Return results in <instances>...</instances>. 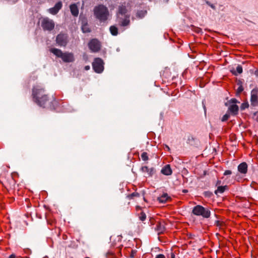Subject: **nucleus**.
Masks as SVG:
<instances>
[{
	"label": "nucleus",
	"mask_w": 258,
	"mask_h": 258,
	"mask_svg": "<svg viewBox=\"0 0 258 258\" xmlns=\"http://www.w3.org/2000/svg\"><path fill=\"white\" fill-rule=\"evenodd\" d=\"M33 100L38 105L45 108L48 107L50 109H54L57 104L54 98H49L45 94V90L40 86H37L32 89Z\"/></svg>",
	"instance_id": "nucleus-1"
},
{
	"label": "nucleus",
	"mask_w": 258,
	"mask_h": 258,
	"mask_svg": "<svg viewBox=\"0 0 258 258\" xmlns=\"http://www.w3.org/2000/svg\"><path fill=\"white\" fill-rule=\"evenodd\" d=\"M94 14L96 18L100 22H105L108 19L109 11L106 7L103 5H99L94 8Z\"/></svg>",
	"instance_id": "nucleus-2"
},
{
	"label": "nucleus",
	"mask_w": 258,
	"mask_h": 258,
	"mask_svg": "<svg viewBox=\"0 0 258 258\" xmlns=\"http://www.w3.org/2000/svg\"><path fill=\"white\" fill-rule=\"evenodd\" d=\"M50 51L57 57L61 58L64 62H72L75 60L73 53L63 52L60 49L55 48H51Z\"/></svg>",
	"instance_id": "nucleus-3"
},
{
	"label": "nucleus",
	"mask_w": 258,
	"mask_h": 258,
	"mask_svg": "<svg viewBox=\"0 0 258 258\" xmlns=\"http://www.w3.org/2000/svg\"><path fill=\"white\" fill-rule=\"evenodd\" d=\"M192 213L196 216H201L205 218H208L211 215L210 209L201 205L194 207L192 210Z\"/></svg>",
	"instance_id": "nucleus-4"
},
{
	"label": "nucleus",
	"mask_w": 258,
	"mask_h": 258,
	"mask_svg": "<svg viewBox=\"0 0 258 258\" xmlns=\"http://www.w3.org/2000/svg\"><path fill=\"white\" fill-rule=\"evenodd\" d=\"M55 41L58 46L65 47L69 42V36L67 33H60L56 36Z\"/></svg>",
	"instance_id": "nucleus-5"
},
{
	"label": "nucleus",
	"mask_w": 258,
	"mask_h": 258,
	"mask_svg": "<svg viewBox=\"0 0 258 258\" xmlns=\"http://www.w3.org/2000/svg\"><path fill=\"white\" fill-rule=\"evenodd\" d=\"M55 24L53 21L48 18H44L41 21V27L44 30L50 31L54 28Z\"/></svg>",
	"instance_id": "nucleus-6"
},
{
	"label": "nucleus",
	"mask_w": 258,
	"mask_h": 258,
	"mask_svg": "<svg viewBox=\"0 0 258 258\" xmlns=\"http://www.w3.org/2000/svg\"><path fill=\"white\" fill-rule=\"evenodd\" d=\"M93 69L97 73H101L104 70V62L100 58H95L92 63Z\"/></svg>",
	"instance_id": "nucleus-7"
},
{
	"label": "nucleus",
	"mask_w": 258,
	"mask_h": 258,
	"mask_svg": "<svg viewBox=\"0 0 258 258\" xmlns=\"http://www.w3.org/2000/svg\"><path fill=\"white\" fill-rule=\"evenodd\" d=\"M90 49L94 52L99 51L101 48L100 42L97 39H93L88 43Z\"/></svg>",
	"instance_id": "nucleus-8"
},
{
	"label": "nucleus",
	"mask_w": 258,
	"mask_h": 258,
	"mask_svg": "<svg viewBox=\"0 0 258 258\" xmlns=\"http://www.w3.org/2000/svg\"><path fill=\"white\" fill-rule=\"evenodd\" d=\"M251 105L256 106L258 105V88L253 89L250 93Z\"/></svg>",
	"instance_id": "nucleus-9"
},
{
	"label": "nucleus",
	"mask_w": 258,
	"mask_h": 258,
	"mask_svg": "<svg viewBox=\"0 0 258 258\" xmlns=\"http://www.w3.org/2000/svg\"><path fill=\"white\" fill-rule=\"evenodd\" d=\"M116 22L121 27H125L130 24V16L116 17Z\"/></svg>",
	"instance_id": "nucleus-10"
},
{
	"label": "nucleus",
	"mask_w": 258,
	"mask_h": 258,
	"mask_svg": "<svg viewBox=\"0 0 258 258\" xmlns=\"http://www.w3.org/2000/svg\"><path fill=\"white\" fill-rule=\"evenodd\" d=\"M62 5L61 2H58L52 8H51L49 9V12L50 14L52 15H55L56 14L58 11L61 9L62 8Z\"/></svg>",
	"instance_id": "nucleus-11"
},
{
	"label": "nucleus",
	"mask_w": 258,
	"mask_h": 258,
	"mask_svg": "<svg viewBox=\"0 0 258 258\" xmlns=\"http://www.w3.org/2000/svg\"><path fill=\"white\" fill-rule=\"evenodd\" d=\"M155 229L159 234L160 233H162L165 230L164 222L158 221L157 225L155 227Z\"/></svg>",
	"instance_id": "nucleus-12"
},
{
	"label": "nucleus",
	"mask_w": 258,
	"mask_h": 258,
	"mask_svg": "<svg viewBox=\"0 0 258 258\" xmlns=\"http://www.w3.org/2000/svg\"><path fill=\"white\" fill-rule=\"evenodd\" d=\"M229 105L227 111L230 112L233 115H236L238 112V106L236 104H230Z\"/></svg>",
	"instance_id": "nucleus-13"
},
{
	"label": "nucleus",
	"mask_w": 258,
	"mask_h": 258,
	"mask_svg": "<svg viewBox=\"0 0 258 258\" xmlns=\"http://www.w3.org/2000/svg\"><path fill=\"white\" fill-rule=\"evenodd\" d=\"M237 170L241 174H245L247 171V164L243 162L240 163L237 167Z\"/></svg>",
	"instance_id": "nucleus-14"
},
{
	"label": "nucleus",
	"mask_w": 258,
	"mask_h": 258,
	"mask_svg": "<svg viewBox=\"0 0 258 258\" xmlns=\"http://www.w3.org/2000/svg\"><path fill=\"white\" fill-rule=\"evenodd\" d=\"M127 9L125 6H120L118 8V12L116 14V17L130 16L127 14Z\"/></svg>",
	"instance_id": "nucleus-15"
},
{
	"label": "nucleus",
	"mask_w": 258,
	"mask_h": 258,
	"mask_svg": "<svg viewBox=\"0 0 258 258\" xmlns=\"http://www.w3.org/2000/svg\"><path fill=\"white\" fill-rule=\"evenodd\" d=\"M171 200V198L167 193L163 194L162 196L157 198V200L161 203H165Z\"/></svg>",
	"instance_id": "nucleus-16"
},
{
	"label": "nucleus",
	"mask_w": 258,
	"mask_h": 258,
	"mask_svg": "<svg viewBox=\"0 0 258 258\" xmlns=\"http://www.w3.org/2000/svg\"><path fill=\"white\" fill-rule=\"evenodd\" d=\"M161 172L165 175H170L172 174V171L169 164L166 165L162 168Z\"/></svg>",
	"instance_id": "nucleus-17"
},
{
	"label": "nucleus",
	"mask_w": 258,
	"mask_h": 258,
	"mask_svg": "<svg viewBox=\"0 0 258 258\" xmlns=\"http://www.w3.org/2000/svg\"><path fill=\"white\" fill-rule=\"evenodd\" d=\"M81 29L82 32L84 33H89L91 32V29L89 27V25L86 20L82 21Z\"/></svg>",
	"instance_id": "nucleus-18"
},
{
	"label": "nucleus",
	"mask_w": 258,
	"mask_h": 258,
	"mask_svg": "<svg viewBox=\"0 0 258 258\" xmlns=\"http://www.w3.org/2000/svg\"><path fill=\"white\" fill-rule=\"evenodd\" d=\"M143 172H147L149 176H152L155 172V169L153 167L149 168L147 166L142 167L141 168Z\"/></svg>",
	"instance_id": "nucleus-19"
},
{
	"label": "nucleus",
	"mask_w": 258,
	"mask_h": 258,
	"mask_svg": "<svg viewBox=\"0 0 258 258\" xmlns=\"http://www.w3.org/2000/svg\"><path fill=\"white\" fill-rule=\"evenodd\" d=\"M72 14L74 16H77L79 14V10L77 5L75 4H72L70 7Z\"/></svg>",
	"instance_id": "nucleus-20"
},
{
	"label": "nucleus",
	"mask_w": 258,
	"mask_h": 258,
	"mask_svg": "<svg viewBox=\"0 0 258 258\" xmlns=\"http://www.w3.org/2000/svg\"><path fill=\"white\" fill-rule=\"evenodd\" d=\"M243 69L241 65L238 64L236 67V70H235L234 69L230 70V72L235 76H237L238 74H240L242 73Z\"/></svg>",
	"instance_id": "nucleus-21"
},
{
	"label": "nucleus",
	"mask_w": 258,
	"mask_h": 258,
	"mask_svg": "<svg viewBox=\"0 0 258 258\" xmlns=\"http://www.w3.org/2000/svg\"><path fill=\"white\" fill-rule=\"evenodd\" d=\"M228 186L227 185L225 186H218L217 189L215 191V194L217 195L218 194H222L223 193L226 189H227Z\"/></svg>",
	"instance_id": "nucleus-22"
},
{
	"label": "nucleus",
	"mask_w": 258,
	"mask_h": 258,
	"mask_svg": "<svg viewBox=\"0 0 258 258\" xmlns=\"http://www.w3.org/2000/svg\"><path fill=\"white\" fill-rule=\"evenodd\" d=\"M109 30L113 36H116L118 33V28L114 25L110 27Z\"/></svg>",
	"instance_id": "nucleus-23"
},
{
	"label": "nucleus",
	"mask_w": 258,
	"mask_h": 258,
	"mask_svg": "<svg viewBox=\"0 0 258 258\" xmlns=\"http://www.w3.org/2000/svg\"><path fill=\"white\" fill-rule=\"evenodd\" d=\"M147 11L145 10H141L137 12L136 16L140 19L143 18L147 14Z\"/></svg>",
	"instance_id": "nucleus-24"
},
{
	"label": "nucleus",
	"mask_w": 258,
	"mask_h": 258,
	"mask_svg": "<svg viewBox=\"0 0 258 258\" xmlns=\"http://www.w3.org/2000/svg\"><path fill=\"white\" fill-rule=\"evenodd\" d=\"M239 103V102L235 98H232L227 102L225 103V106H227L229 105L230 104H235L236 103Z\"/></svg>",
	"instance_id": "nucleus-25"
},
{
	"label": "nucleus",
	"mask_w": 258,
	"mask_h": 258,
	"mask_svg": "<svg viewBox=\"0 0 258 258\" xmlns=\"http://www.w3.org/2000/svg\"><path fill=\"white\" fill-rule=\"evenodd\" d=\"M195 139L191 136H188L187 139V143L190 145H194Z\"/></svg>",
	"instance_id": "nucleus-26"
},
{
	"label": "nucleus",
	"mask_w": 258,
	"mask_h": 258,
	"mask_svg": "<svg viewBox=\"0 0 258 258\" xmlns=\"http://www.w3.org/2000/svg\"><path fill=\"white\" fill-rule=\"evenodd\" d=\"M230 117V113L228 111L227 113L223 116V117L221 118V121L223 122L226 121L228 119V118Z\"/></svg>",
	"instance_id": "nucleus-27"
},
{
	"label": "nucleus",
	"mask_w": 258,
	"mask_h": 258,
	"mask_svg": "<svg viewBox=\"0 0 258 258\" xmlns=\"http://www.w3.org/2000/svg\"><path fill=\"white\" fill-rule=\"evenodd\" d=\"M238 85L239 86L238 87V89H237V93L239 94L243 91L244 89L242 85V83L241 82H238Z\"/></svg>",
	"instance_id": "nucleus-28"
},
{
	"label": "nucleus",
	"mask_w": 258,
	"mask_h": 258,
	"mask_svg": "<svg viewBox=\"0 0 258 258\" xmlns=\"http://www.w3.org/2000/svg\"><path fill=\"white\" fill-rule=\"evenodd\" d=\"M141 158L143 161H147L149 159L148 154L146 152H143L141 155Z\"/></svg>",
	"instance_id": "nucleus-29"
},
{
	"label": "nucleus",
	"mask_w": 258,
	"mask_h": 258,
	"mask_svg": "<svg viewBox=\"0 0 258 258\" xmlns=\"http://www.w3.org/2000/svg\"><path fill=\"white\" fill-rule=\"evenodd\" d=\"M139 219L142 221H145L146 219V214L144 212H142L140 214Z\"/></svg>",
	"instance_id": "nucleus-30"
},
{
	"label": "nucleus",
	"mask_w": 258,
	"mask_h": 258,
	"mask_svg": "<svg viewBox=\"0 0 258 258\" xmlns=\"http://www.w3.org/2000/svg\"><path fill=\"white\" fill-rule=\"evenodd\" d=\"M248 106H249V104H248V102H244V103H242V104L241 105L240 109L241 110H243L245 109L248 108Z\"/></svg>",
	"instance_id": "nucleus-31"
},
{
	"label": "nucleus",
	"mask_w": 258,
	"mask_h": 258,
	"mask_svg": "<svg viewBox=\"0 0 258 258\" xmlns=\"http://www.w3.org/2000/svg\"><path fill=\"white\" fill-rule=\"evenodd\" d=\"M140 196V194L137 192H133L132 194H131L130 196H129V197L131 199L133 198L134 197H139Z\"/></svg>",
	"instance_id": "nucleus-32"
},
{
	"label": "nucleus",
	"mask_w": 258,
	"mask_h": 258,
	"mask_svg": "<svg viewBox=\"0 0 258 258\" xmlns=\"http://www.w3.org/2000/svg\"><path fill=\"white\" fill-rule=\"evenodd\" d=\"M206 4L209 6L212 9L215 10H216V7L210 3L209 1L206 2Z\"/></svg>",
	"instance_id": "nucleus-33"
},
{
	"label": "nucleus",
	"mask_w": 258,
	"mask_h": 258,
	"mask_svg": "<svg viewBox=\"0 0 258 258\" xmlns=\"http://www.w3.org/2000/svg\"><path fill=\"white\" fill-rule=\"evenodd\" d=\"M137 251L136 250H132L131 253L130 257L131 258H134L135 257V255Z\"/></svg>",
	"instance_id": "nucleus-34"
},
{
	"label": "nucleus",
	"mask_w": 258,
	"mask_h": 258,
	"mask_svg": "<svg viewBox=\"0 0 258 258\" xmlns=\"http://www.w3.org/2000/svg\"><path fill=\"white\" fill-rule=\"evenodd\" d=\"M204 194L205 196L208 197H210L212 195V193L210 191H205Z\"/></svg>",
	"instance_id": "nucleus-35"
},
{
	"label": "nucleus",
	"mask_w": 258,
	"mask_h": 258,
	"mask_svg": "<svg viewBox=\"0 0 258 258\" xmlns=\"http://www.w3.org/2000/svg\"><path fill=\"white\" fill-rule=\"evenodd\" d=\"M231 174H232V171L230 170H225L224 173V175H230Z\"/></svg>",
	"instance_id": "nucleus-36"
},
{
	"label": "nucleus",
	"mask_w": 258,
	"mask_h": 258,
	"mask_svg": "<svg viewBox=\"0 0 258 258\" xmlns=\"http://www.w3.org/2000/svg\"><path fill=\"white\" fill-rule=\"evenodd\" d=\"M155 258H165V256L162 254H159L156 255Z\"/></svg>",
	"instance_id": "nucleus-37"
},
{
	"label": "nucleus",
	"mask_w": 258,
	"mask_h": 258,
	"mask_svg": "<svg viewBox=\"0 0 258 258\" xmlns=\"http://www.w3.org/2000/svg\"><path fill=\"white\" fill-rule=\"evenodd\" d=\"M215 224L217 226H220V222L218 220H217L215 221Z\"/></svg>",
	"instance_id": "nucleus-38"
},
{
	"label": "nucleus",
	"mask_w": 258,
	"mask_h": 258,
	"mask_svg": "<svg viewBox=\"0 0 258 258\" xmlns=\"http://www.w3.org/2000/svg\"><path fill=\"white\" fill-rule=\"evenodd\" d=\"M221 180H217V181L216 182V185L218 186H220L219 185L221 184Z\"/></svg>",
	"instance_id": "nucleus-39"
},
{
	"label": "nucleus",
	"mask_w": 258,
	"mask_h": 258,
	"mask_svg": "<svg viewBox=\"0 0 258 258\" xmlns=\"http://www.w3.org/2000/svg\"><path fill=\"white\" fill-rule=\"evenodd\" d=\"M16 255L14 254H12L9 256V258H15Z\"/></svg>",
	"instance_id": "nucleus-40"
},
{
	"label": "nucleus",
	"mask_w": 258,
	"mask_h": 258,
	"mask_svg": "<svg viewBox=\"0 0 258 258\" xmlns=\"http://www.w3.org/2000/svg\"><path fill=\"white\" fill-rule=\"evenodd\" d=\"M150 222H151V225H153V224H154V221H154V219H153V218H151V219H150Z\"/></svg>",
	"instance_id": "nucleus-41"
},
{
	"label": "nucleus",
	"mask_w": 258,
	"mask_h": 258,
	"mask_svg": "<svg viewBox=\"0 0 258 258\" xmlns=\"http://www.w3.org/2000/svg\"><path fill=\"white\" fill-rule=\"evenodd\" d=\"M171 258H175V254L173 253H171Z\"/></svg>",
	"instance_id": "nucleus-42"
},
{
	"label": "nucleus",
	"mask_w": 258,
	"mask_h": 258,
	"mask_svg": "<svg viewBox=\"0 0 258 258\" xmlns=\"http://www.w3.org/2000/svg\"><path fill=\"white\" fill-rule=\"evenodd\" d=\"M85 69L86 70H89V69H90V67H89V66H85Z\"/></svg>",
	"instance_id": "nucleus-43"
},
{
	"label": "nucleus",
	"mask_w": 258,
	"mask_h": 258,
	"mask_svg": "<svg viewBox=\"0 0 258 258\" xmlns=\"http://www.w3.org/2000/svg\"><path fill=\"white\" fill-rule=\"evenodd\" d=\"M255 75L258 77V70L255 71Z\"/></svg>",
	"instance_id": "nucleus-44"
},
{
	"label": "nucleus",
	"mask_w": 258,
	"mask_h": 258,
	"mask_svg": "<svg viewBox=\"0 0 258 258\" xmlns=\"http://www.w3.org/2000/svg\"><path fill=\"white\" fill-rule=\"evenodd\" d=\"M165 148H166L168 151H169V150H170V148L169 147V146H168L166 145V146H165Z\"/></svg>",
	"instance_id": "nucleus-45"
},
{
	"label": "nucleus",
	"mask_w": 258,
	"mask_h": 258,
	"mask_svg": "<svg viewBox=\"0 0 258 258\" xmlns=\"http://www.w3.org/2000/svg\"><path fill=\"white\" fill-rule=\"evenodd\" d=\"M187 191H187V189H183V190H182V192H184V193H186V192H187Z\"/></svg>",
	"instance_id": "nucleus-46"
},
{
	"label": "nucleus",
	"mask_w": 258,
	"mask_h": 258,
	"mask_svg": "<svg viewBox=\"0 0 258 258\" xmlns=\"http://www.w3.org/2000/svg\"><path fill=\"white\" fill-rule=\"evenodd\" d=\"M163 2H165V3H167L169 0H162Z\"/></svg>",
	"instance_id": "nucleus-47"
},
{
	"label": "nucleus",
	"mask_w": 258,
	"mask_h": 258,
	"mask_svg": "<svg viewBox=\"0 0 258 258\" xmlns=\"http://www.w3.org/2000/svg\"><path fill=\"white\" fill-rule=\"evenodd\" d=\"M201 31V29H199L198 32Z\"/></svg>",
	"instance_id": "nucleus-48"
}]
</instances>
